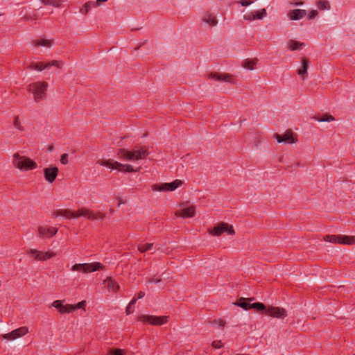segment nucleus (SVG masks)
Wrapping results in <instances>:
<instances>
[{"mask_svg":"<svg viewBox=\"0 0 355 355\" xmlns=\"http://www.w3.org/2000/svg\"><path fill=\"white\" fill-rule=\"evenodd\" d=\"M253 300V298H241L238 302V306L243 308L245 310L250 309H256L259 311L266 310V313L271 317L277 318H283L286 316V311L279 307L270 306L267 309L265 305L260 302L250 303Z\"/></svg>","mask_w":355,"mask_h":355,"instance_id":"1","label":"nucleus"},{"mask_svg":"<svg viewBox=\"0 0 355 355\" xmlns=\"http://www.w3.org/2000/svg\"><path fill=\"white\" fill-rule=\"evenodd\" d=\"M148 154V150L146 147H139L133 150L121 148L117 152V156L120 159L132 162L145 159Z\"/></svg>","mask_w":355,"mask_h":355,"instance_id":"2","label":"nucleus"},{"mask_svg":"<svg viewBox=\"0 0 355 355\" xmlns=\"http://www.w3.org/2000/svg\"><path fill=\"white\" fill-rule=\"evenodd\" d=\"M49 85L45 81L33 83L28 85V92L33 93L34 99L36 102H39L46 96V92Z\"/></svg>","mask_w":355,"mask_h":355,"instance_id":"3","label":"nucleus"},{"mask_svg":"<svg viewBox=\"0 0 355 355\" xmlns=\"http://www.w3.org/2000/svg\"><path fill=\"white\" fill-rule=\"evenodd\" d=\"M13 157L15 158L13 164L19 170L28 171L37 167V164L34 161L26 157L21 156L19 153H15Z\"/></svg>","mask_w":355,"mask_h":355,"instance_id":"4","label":"nucleus"},{"mask_svg":"<svg viewBox=\"0 0 355 355\" xmlns=\"http://www.w3.org/2000/svg\"><path fill=\"white\" fill-rule=\"evenodd\" d=\"M97 163L101 166L108 167L112 169H118L119 171L123 170L125 172L137 171L139 168H134V167L128 164H121L119 162L112 159H101L97 161Z\"/></svg>","mask_w":355,"mask_h":355,"instance_id":"5","label":"nucleus"},{"mask_svg":"<svg viewBox=\"0 0 355 355\" xmlns=\"http://www.w3.org/2000/svg\"><path fill=\"white\" fill-rule=\"evenodd\" d=\"M103 265L99 262L89 263H76L71 270L73 271H79L83 273L94 272L103 268Z\"/></svg>","mask_w":355,"mask_h":355,"instance_id":"6","label":"nucleus"},{"mask_svg":"<svg viewBox=\"0 0 355 355\" xmlns=\"http://www.w3.org/2000/svg\"><path fill=\"white\" fill-rule=\"evenodd\" d=\"M29 332L28 328L26 326L20 327L11 331L9 333L1 334V337L8 341H14L19 339Z\"/></svg>","mask_w":355,"mask_h":355,"instance_id":"7","label":"nucleus"},{"mask_svg":"<svg viewBox=\"0 0 355 355\" xmlns=\"http://www.w3.org/2000/svg\"><path fill=\"white\" fill-rule=\"evenodd\" d=\"M324 240L330 243H338L347 245L355 244V236L327 235L324 237Z\"/></svg>","mask_w":355,"mask_h":355,"instance_id":"8","label":"nucleus"},{"mask_svg":"<svg viewBox=\"0 0 355 355\" xmlns=\"http://www.w3.org/2000/svg\"><path fill=\"white\" fill-rule=\"evenodd\" d=\"M182 184L180 180H175L170 183L156 184L152 186L153 190L157 191H171L176 189Z\"/></svg>","mask_w":355,"mask_h":355,"instance_id":"9","label":"nucleus"},{"mask_svg":"<svg viewBox=\"0 0 355 355\" xmlns=\"http://www.w3.org/2000/svg\"><path fill=\"white\" fill-rule=\"evenodd\" d=\"M142 322H147L153 325H162L167 322V316L141 315L139 318Z\"/></svg>","mask_w":355,"mask_h":355,"instance_id":"10","label":"nucleus"},{"mask_svg":"<svg viewBox=\"0 0 355 355\" xmlns=\"http://www.w3.org/2000/svg\"><path fill=\"white\" fill-rule=\"evenodd\" d=\"M51 306L58 309L61 314L69 313L75 310V307L72 304H64L63 300H55Z\"/></svg>","mask_w":355,"mask_h":355,"instance_id":"11","label":"nucleus"},{"mask_svg":"<svg viewBox=\"0 0 355 355\" xmlns=\"http://www.w3.org/2000/svg\"><path fill=\"white\" fill-rule=\"evenodd\" d=\"M28 254H32L34 259L40 261L49 259L55 255V253L53 252H41L33 249L28 250Z\"/></svg>","mask_w":355,"mask_h":355,"instance_id":"12","label":"nucleus"},{"mask_svg":"<svg viewBox=\"0 0 355 355\" xmlns=\"http://www.w3.org/2000/svg\"><path fill=\"white\" fill-rule=\"evenodd\" d=\"M53 216H62L67 218H78L81 215L80 214L79 209L77 212H74L69 209H56L53 211Z\"/></svg>","mask_w":355,"mask_h":355,"instance_id":"13","label":"nucleus"},{"mask_svg":"<svg viewBox=\"0 0 355 355\" xmlns=\"http://www.w3.org/2000/svg\"><path fill=\"white\" fill-rule=\"evenodd\" d=\"M275 137L278 143L295 144L297 141V138L291 131H287L282 135L277 134Z\"/></svg>","mask_w":355,"mask_h":355,"instance_id":"14","label":"nucleus"},{"mask_svg":"<svg viewBox=\"0 0 355 355\" xmlns=\"http://www.w3.org/2000/svg\"><path fill=\"white\" fill-rule=\"evenodd\" d=\"M80 214L82 216L87 217L88 219L92 220H96V216H98L99 218L103 220L105 217V214L101 212H95L89 210L85 207L79 209Z\"/></svg>","mask_w":355,"mask_h":355,"instance_id":"15","label":"nucleus"},{"mask_svg":"<svg viewBox=\"0 0 355 355\" xmlns=\"http://www.w3.org/2000/svg\"><path fill=\"white\" fill-rule=\"evenodd\" d=\"M202 21L210 26H216L218 21L216 16L211 12H206L202 15Z\"/></svg>","mask_w":355,"mask_h":355,"instance_id":"16","label":"nucleus"},{"mask_svg":"<svg viewBox=\"0 0 355 355\" xmlns=\"http://www.w3.org/2000/svg\"><path fill=\"white\" fill-rule=\"evenodd\" d=\"M58 232V229L50 227H45L42 226H40L38 227V235L42 238H49L54 236Z\"/></svg>","mask_w":355,"mask_h":355,"instance_id":"17","label":"nucleus"},{"mask_svg":"<svg viewBox=\"0 0 355 355\" xmlns=\"http://www.w3.org/2000/svg\"><path fill=\"white\" fill-rule=\"evenodd\" d=\"M58 172V168L57 167L45 168L44 169L45 178L49 182L54 181L57 177Z\"/></svg>","mask_w":355,"mask_h":355,"instance_id":"18","label":"nucleus"},{"mask_svg":"<svg viewBox=\"0 0 355 355\" xmlns=\"http://www.w3.org/2000/svg\"><path fill=\"white\" fill-rule=\"evenodd\" d=\"M195 207L191 206L186 208H183L182 209L178 210L175 211V216L183 217V218H189L192 217L195 214Z\"/></svg>","mask_w":355,"mask_h":355,"instance_id":"19","label":"nucleus"},{"mask_svg":"<svg viewBox=\"0 0 355 355\" xmlns=\"http://www.w3.org/2000/svg\"><path fill=\"white\" fill-rule=\"evenodd\" d=\"M306 15V11L302 9H295L290 10L287 15L291 20H300Z\"/></svg>","mask_w":355,"mask_h":355,"instance_id":"20","label":"nucleus"},{"mask_svg":"<svg viewBox=\"0 0 355 355\" xmlns=\"http://www.w3.org/2000/svg\"><path fill=\"white\" fill-rule=\"evenodd\" d=\"M266 9L261 10V15H259V12H250L248 14L244 15L243 18L245 20L252 21L255 19H261L265 16H266Z\"/></svg>","mask_w":355,"mask_h":355,"instance_id":"21","label":"nucleus"},{"mask_svg":"<svg viewBox=\"0 0 355 355\" xmlns=\"http://www.w3.org/2000/svg\"><path fill=\"white\" fill-rule=\"evenodd\" d=\"M33 44L35 46H43L45 49H50L53 44V40L44 38L39 39L33 41Z\"/></svg>","mask_w":355,"mask_h":355,"instance_id":"22","label":"nucleus"},{"mask_svg":"<svg viewBox=\"0 0 355 355\" xmlns=\"http://www.w3.org/2000/svg\"><path fill=\"white\" fill-rule=\"evenodd\" d=\"M286 46L289 49L292 51H297L305 46V44L304 42H297L293 40H289L286 42Z\"/></svg>","mask_w":355,"mask_h":355,"instance_id":"23","label":"nucleus"},{"mask_svg":"<svg viewBox=\"0 0 355 355\" xmlns=\"http://www.w3.org/2000/svg\"><path fill=\"white\" fill-rule=\"evenodd\" d=\"M103 284L110 291H116L119 289V286L110 277L104 280Z\"/></svg>","mask_w":355,"mask_h":355,"instance_id":"24","label":"nucleus"},{"mask_svg":"<svg viewBox=\"0 0 355 355\" xmlns=\"http://www.w3.org/2000/svg\"><path fill=\"white\" fill-rule=\"evenodd\" d=\"M309 67V61L306 59H303L302 62V67L297 69V73L302 76L304 80L305 76L307 74V69Z\"/></svg>","mask_w":355,"mask_h":355,"instance_id":"25","label":"nucleus"},{"mask_svg":"<svg viewBox=\"0 0 355 355\" xmlns=\"http://www.w3.org/2000/svg\"><path fill=\"white\" fill-rule=\"evenodd\" d=\"M30 69H35L38 71H42L45 69L48 68V65L44 62H32L28 67Z\"/></svg>","mask_w":355,"mask_h":355,"instance_id":"26","label":"nucleus"},{"mask_svg":"<svg viewBox=\"0 0 355 355\" xmlns=\"http://www.w3.org/2000/svg\"><path fill=\"white\" fill-rule=\"evenodd\" d=\"M316 6L320 10H329L331 8L330 3L327 0H318V1H317Z\"/></svg>","mask_w":355,"mask_h":355,"instance_id":"27","label":"nucleus"},{"mask_svg":"<svg viewBox=\"0 0 355 355\" xmlns=\"http://www.w3.org/2000/svg\"><path fill=\"white\" fill-rule=\"evenodd\" d=\"M257 62V59H253V60L247 59V60H243L242 66L248 70H253V69H254V66L256 65Z\"/></svg>","mask_w":355,"mask_h":355,"instance_id":"28","label":"nucleus"},{"mask_svg":"<svg viewBox=\"0 0 355 355\" xmlns=\"http://www.w3.org/2000/svg\"><path fill=\"white\" fill-rule=\"evenodd\" d=\"M227 83L232 85L237 84V79L236 78L230 73H223V83Z\"/></svg>","mask_w":355,"mask_h":355,"instance_id":"29","label":"nucleus"},{"mask_svg":"<svg viewBox=\"0 0 355 355\" xmlns=\"http://www.w3.org/2000/svg\"><path fill=\"white\" fill-rule=\"evenodd\" d=\"M313 119L319 122H330L335 120L333 116L328 114H324L322 117L313 116Z\"/></svg>","mask_w":355,"mask_h":355,"instance_id":"30","label":"nucleus"},{"mask_svg":"<svg viewBox=\"0 0 355 355\" xmlns=\"http://www.w3.org/2000/svg\"><path fill=\"white\" fill-rule=\"evenodd\" d=\"M44 5H51L55 7H60L62 3L61 0H40Z\"/></svg>","mask_w":355,"mask_h":355,"instance_id":"31","label":"nucleus"},{"mask_svg":"<svg viewBox=\"0 0 355 355\" xmlns=\"http://www.w3.org/2000/svg\"><path fill=\"white\" fill-rule=\"evenodd\" d=\"M223 233H227L228 235H234L235 233L232 225H230L227 223H223Z\"/></svg>","mask_w":355,"mask_h":355,"instance_id":"32","label":"nucleus"},{"mask_svg":"<svg viewBox=\"0 0 355 355\" xmlns=\"http://www.w3.org/2000/svg\"><path fill=\"white\" fill-rule=\"evenodd\" d=\"M153 247V243L140 244L138 245V250L141 252H144L147 250H152Z\"/></svg>","mask_w":355,"mask_h":355,"instance_id":"33","label":"nucleus"},{"mask_svg":"<svg viewBox=\"0 0 355 355\" xmlns=\"http://www.w3.org/2000/svg\"><path fill=\"white\" fill-rule=\"evenodd\" d=\"M210 234L219 236L222 234V225L219 224L215 227L212 230H210Z\"/></svg>","mask_w":355,"mask_h":355,"instance_id":"34","label":"nucleus"},{"mask_svg":"<svg viewBox=\"0 0 355 355\" xmlns=\"http://www.w3.org/2000/svg\"><path fill=\"white\" fill-rule=\"evenodd\" d=\"M46 65H48V67H50L51 66H55L58 68H62L63 67V62L58 60H53L46 62Z\"/></svg>","mask_w":355,"mask_h":355,"instance_id":"35","label":"nucleus"},{"mask_svg":"<svg viewBox=\"0 0 355 355\" xmlns=\"http://www.w3.org/2000/svg\"><path fill=\"white\" fill-rule=\"evenodd\" d=\"M125 351L119 349H112L109 350L107 355H124Z\"/></svg>","mask_w":355,"mask_h":355,"instance_id":"36","label":"nucleus"},{"mask_svg":"<svg viewBox=\"0 0 355 355\" xmlns=\"http://www.w3.org/2000/svg\"><path fill=\"white\" fill-rule=\"evenodd\" d=\"M92 5H93V2H92V1L86 2L84 4L83 8L80 9V12H82L83 14H87Z\"/></svg>","mask_w":355,"mask_h":355,"instance_id":"37","label":"nucleus"},{"mask_svg":"<svg viewBox=\"0 0 355 355\" xmlns=\"http://www.w3.org/2000/svg\"><path fill=\"white\" fill-rule=\"evenodd\" d=\"M14 125L17 129H18L19 130H24V128L19 124L18 116L15 117V119Z\"/></svg>","mask_w":355,"mask_h":355,"instance_id":"38","label":"nucleus"},{"mask_svg":"<svg viewBox=\"0 0 355 355\" xmlns=\"http://www.w3.org/2000/svg\"><path fill=\"white\" fill-rule=\"evenodd\" d=\"M318 12L316 10H311L309 12V14L308 15V19H313L314 17H315L318 15Z\"/></svg>","mask_w":355,"mask_h":355,"instance_id":"39","label":"nucleus"},{"mask_svg":"<svg viewBox=\"0 0 355 355\" xmlns=\"http://www.w3.org/2000/svg\"><path fill=\"white\" fill-rule=\"evenodd\" d=\"M60 162L62 164H67L68 163V154L64 153L61 156Z\"/></svg>","mask_w":355,"mask_h":355,"instance_id":"40","label":"nucleus"},{"mask_svg":"<svg viewBox=\"0 0 355 355\" xmlns=\"http://www.w3.org/2000/svg\"><path fill=\"white\" fill-rule=\"evenodd\" d=\"M85 304H86V301L83 300V301L80 302L77 304L73 305V307H75V310L77 309H82V308L85 307Z\"/></svg>","mask_w":355,"mask_h":355,"instance_id":"41","label":"nucleus"},{"mask_svg":"<svg viewBox=\"0 0 355 355\" xmlns=\"http://www.w3.org/2000/svg\"><path fill=\"white\" fill-rule=\"evenodd\" d=\"M239 4H241L242 6H248L252 3V1H248V0H241L239 2Z\"/></svg>","mask_w":355,"mask_h":355,"instance_id":"42","label":"nucleus"},{"mask_svg":"<svg viewBox=\"0 0 355 355\" xmlns=\"http://www.w3.org/2000/svg\"><path fill=\"white\" fill-rule=\"evenodd\" d=\"M108 0H96V2H93V5L96 6H99L102 2H106Z\"/></svg>","mask_w":355,"mask_h":355,"instance_id":"43","label":"nucleus"},{"mask_svg":"<svg viewBox=\"0 0 355 355\" xmlns=\"http://www.w3.org/2000/svg\"><path fill=\"white\" fill-rule=\"evenodd\" d=\"M212 345L214 348L219 349V348H220V341H218V342L214 341V342H213Z\"/></svg>","mask_w":355,"mask_h":355,"instance_id":"44","label":"nucleus"},{"mask_svg":"<svg viewBox=\"0 0 355 355\" xmlns=\"http://www.w3.org/2000/svg\"><path fill=\"white\" fill-rule=\"evenodd\" d=\"M133 312V310L132 309V305L128 304L127 308H126V313L130 314Z\"/></svg>","mask_w":355,"mask_h":355,"instance_id":"45","label":"nucleus"},{"mask_svg":"<svg viewBox=\"0 0 355 355\" xmlns=\"http://www.w3.org/2000/svg\"><path fill=\"white\" fill-rule=\"evenodd\" d=\"M210 76L213 78H215L216 80H220V76L218 75V74H216V73H211Z\"/></svg>","mask_w":355,"mask_h":355,"instance_id":"46","label":"nucleus"},{"mask_svg":"<svg viewBox=\"0 0 355 355\" xmlns=\"http://www.w3.org/2000/svg\"><path fill=\"white\" fill-rule=\"evenodd\" d=\"M159 282H160V279H155L152 278L148 280L149 283H158Z\"/></svg>","mask_w":355,"mask_h":355,"instance_id":"47","label":"nucleus"},{"mask_svg":"<svg viewBox=\"0 0 355 355\" xmlns=\"http://www.w3.org/2000/svg\"><path fill=\"white\" fill-rule=\"evenodd\" d=\"M144 295H145V293L144 292H142V291H140L139 293L138 298H142L143 297H144Z\"/></svg>","mask_w":355,"mask_h":355,"instance_id":"48","label":"nucleus"},{"mask_svg":"<svg viewBox=\"0 0 355 355\" xmlns=\"http://www.w3.org/2000/svg\"><path fill=\"white\" fill-rule=\"evenodd\" d=\"M136 301H137V299H136V298H134V299H132V300L130 302V303H129V304H130V305H132V306L133 304H135V303L136 302Z\"/></svg>","mask_w":355,"mask_h":355,"instance_id":"49","label":"nucleus"},{"mask_svg":"<svg viewBox=\"0 0 355 355\" xmlns=\"http://www.w3.org/2000/svg\"><path fill=\"white\" fill-rule=\"evenodd\" d=\"M293 4L295 5V6H302L303 5V2L302 1H299V2H297V3H293Z\"/></svg>","mask_w":355,"mask_h":355,"instance_id":"50","label":"nucleus"},{"mask_svg":"<svg viewBox=\"0 0 355 355\" xmlns=\"http://www.w3.org/2000/svg\"><path fill=\"white\" fill-rule=\"evenodd\" d=\"M123 203H124V202H123V201H122V200L120 199V200H119V205H120L121 204H123Z\"/></svg>","mask_w":355,"mask_h":355,"instance_id":"51","label":"nucleus"},{"mask_svg":"<svg viewBox=\"0 0 355 355\" xmlns=\"http://www.w3.org/2000/svg\"><path fill=\"white\" fill-rule=\"evenodd\" d=\"M101 220V219L99 218V216H96V220Z\"/></svg>","mask_w":355,"mask_h":355,"instance_id":"52","label":"nucleus"},{"mask_svg":"<svg viewBox=\"0 0 355 355\" xmlns=\"http://www.w3.org/2000/svg\"><path fill=\"white\" fill-rule=\"evenodd\" d=\"M49 150L50 151H51V150H53V147H52V146L49 147Z\"/></svg>","mask_w":355,"mask_h":355,"instance_id":"53","label":"nucleus"},{"mask_svg":"<svg viewBox=\"0 0 355 355\" xmlns=\"http://www.w3.org/2000/svg\"><path fill=\"white\" fill-rule=\"evenodd\" d=\"M110 211H111L112 213H113L114 211V209H110Z\"/></svg>","mask_w":355,"mask_h":355,"instance_id":"54","label":"nucleus"},{"mask_svg":"<svg viewBox=\"0 0 355 355\" xmlns=\"http://www.w3.org/2000/svg\"><path fill=\"white\" fill-rule=\"evenodd\" d=\"M257 12H259V15H261V11H257Z\"/></svg>","mask_w":355,"mask_h":355,"instance_id":"55","label":"nucleus"}]
</instances>
